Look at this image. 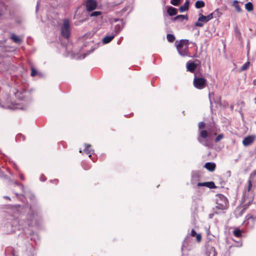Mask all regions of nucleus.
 Segmentation results:
<instances>
[{
  "label": "nucleus",
  "mask_w": 256,
  "mask_h": 256,
  "mask_svg": "<svg viewBox=\"0 0 256 256\" xmlns=\"http://www.w3.org/2000/svg\"><path fill=\"white\" fill-rule=\"evenodd\" d=\"M205 126V124L203 122H200L198 124V128L200 129L199 136L198 140L200 143L205 146L208 147L211 144V140H212V136L204 130H202Z\"/></svg>",
  "instance_id": "f257e3e1"
},
{
  "label": "nucleus",
  "mask_w": 256,
  "mask_h": 256,
  "mask_svg": "<svg viewBox=\"0 0 256 256\" xmlns=\"http://www.w3.org/2000/svg\"><path fill=\"white\" fill-rule=\"evenodd\" d=\"M228 202L226 198L222 194H219L216 198V206L214 208V212L216 214L221 213V211L227 209Z\"/></svg>",
  "instance_id": "f03ea898"
},
{
  "label": "nucleus",
  "mask_w": 256,
  "mask_h": 256,
  "mask_svg": "<svg viewBox=\"0 0 256 256\" xmlns=\"http://www.w3.org/2000/svg\"><path fill=\"white\" fill-rule=\"evenodd\" d=\"M252 184L250 180L248 182V184L243 192V198L244 202H250L252 200Z\"/></svg>",
  "instance_id": "7ed1b4c3"
},
{
  "label": "nucleus",
  "mask_w": 256,
  "mask_h": 256,
  "mask_svg": "<svg viewBox=\"0 0 256 256\" xmlns=\"http://www.w3.org/2000/svg\"><path fill=\"white\" fill-rule=\"evenodd\" d=\"M188 45V40H182L176 46L179 54L183 56H187V49Z\"/></svg>",
  "instance_id": "20e7f679"
},
{
  "label": "nucleus",
  "mask_w": 256,
  "mask_h": 256,
  "mask_svg": "<svg viewBox=\"0 0 256 256\" xmlns=\"http://www.w3.org/2000/svg\"><path fill=\"white\" fill-rule=\"evenodd\" d=\"M70 22L69 20L65 19L63 21L62 25L61 27V34L62 35L68 38L70 34Z\"/></svg>",
  "instance_id": "39448f33"
},
{
  "label": "nucleus",
  "mask_w": 256,
  "mask_h": 256,
  "mask_svg": "<svg viewBox=\"0 0 256 256\" xmlns=\"http://www.w3.org/2000/svg\"><path fill=\"white\" fill-rule=\"evenodd\" d=\"M206 80L202 78L194 76L193 84L194 86L199 90L204 88L206 86Z\"/></svg>",
  "instance_id": "423d86ee"
},
{
  "label": "nucleus",
  "mask_w": 256,
  "mask_h": 256,
  "mask_svg": "<svg viewBox=\"0 0 256 256\" xmlns=\"http://www.w3.org/2000/svg\"><path fill=\"white\" fill-rule=\"evenodd\" d=\"M218 10H215L208 16H204L201 14H199V21H202L204 22H207L214 18H216L218 16Z\"/></svg>",
  "instance_id": "0eeeda50"
},
{
  "label": "nucleus",
  "mask_w": 256,
  "mask_h": 256,
  "mask_svg": "<svg viewBox=\"0 0 256 256\" xmlns=\"http://www.w3.org/2000/svg\"><path fill=\"white\" fill-rule=\"evenodd\" d=\"M114 22L117 24L114 26L113 32L116 35L118 34L124 28L125 22L122 20L118 18L114 19Z\"/></svg>",
  "instance_id": "6e6552de"
},
{
  "label": "nucleus",
  "mask_w": 256,
  "mask_h": 256,
  "mask_svg": "<svg viewBox=\"0 0 256 256\" xmlns=\"http://www.w3.org/2000/svg\"><path fill=\"white\" fill-rule=\"evenodd\" d=\"M14 94L16 97L20 100H24L30 95V93L24 90H17Z\"/></svg>",
  "instance_id": "1a4fd4ad"
},
{
  "label": "nucleus",
  "mask_w": 256,
  "mask_h": 256,
  "mask_svg": "<svg viewBox=\"0 0 256 256\" xmlns=\"http://www.w3.org/2000/svg\"><path fill=\"white\" fill-rule=\"evenodd\" d=\"M256 139V136L254 135H250L244 138L242 140V144L245 146H250L254 142Z\"/></svg>",
  "instance_id": "9d476101"
},
{
  "label": "nucleus",
  "mask_w": 256,
  "mask_h": 256,
  "mask_svg": "<svg viewBox=\"0 0 256 256\" xmlns=\"http://www.w3.org/2000/svg\"><path fill=\"white\" fill-rule=\"evenodd\" d=\"M97 3L95 0H88L86 2V8L88 11L90 12L96 8Z\"/></svg>",
  "instance_id": "9b49d317"
},
{
  "label": "nucleus",
  "mask_w": 256,
  "mask_h": 256,
  "mask_svg": "<svg viewBox=\"0 0 256 256\" xmlns=\"http://www.w3.org/2000/svg\"><path fill=\"white\" fill-rule=\"evenodd\" d=\"M37 217V214L36 215L32 212H31L30 214L28 216L26 219L28 220V226H32L34 224H36L35 220Z\"/></svg>",
  "instance_id": "f8f14e48"
},
{
  "label": "nucleus",
  "mask_w": 256,
  "mask_h": 256,
  "mask_svg": "<svg viewBox=\"0 0 256 256\" xmlns=\"http://www.w3.org/2000/svg\"><path fill=\"white\" fill-rule=\"evenodd\" d=\"M198 64L194 63V62H188L186 63V69L188 71L191 72H194L197 68Z\"/></svg>",
  "instance_id": "ddd939ff"
},
{
  "label": "nucleus",
  "mask_w": 256,
  "mask_h": 256,
  "mask_svg": "<svg viewBox=\"0 0 256 256\" xmlns=\"http://www.w3.org/2000/svg\"><path fill=\"white\" fill-rule=\"evenodd\" d=\"M85 148L83 150L84 152L87 154H88V156H91L92 154L94 153V150H92L90 147L91 145L90 144H84Z\"/></svg>",
  "instance_id": "4468645a"
},
{
  "label": "nucleus",
  "mask_w": 256,
  "mask_h": 256,
  "mask_svg": "<svg viewBox=\"0 0 256 256\" xmlns=\"http://www.w3.org/2000/svg\"><path fill=\"white\" fill-rule=\"evenodd\" d=\"M204 167L209 171L213 172L216 168V164L214 162H206L204 164Z\"/></svg>",
  "instance_id": "2eb2a0df"
},
{
  "label": "nucleus",
  "mask_w": 256,
  "mask_h": 256,
  "mask_svg": "<svg viewBox=\"0 0 256 256\" xmlns=\"http://www.w3.org/2000/svg\"><path fill=\"white\" fill-rule=\"evenodd\" d=\"M116 36L115 34L112 32L110 36H106L102 40L103 43L108 44Z\"/></svg>",
  "instance_id": "dca6fc26"
},
{
  "label": "nucleus",
  "mask_w": 256,
  "mask_h": 256,
  "mask_svg": "<svg viewBox=\"0 0 256 256\" xmlns=\"http://www.w3.org/2000/svg\"><path fill=\"white\" fill-rule=\"evenodd\" d=\"M167 12L170 16H175L177 14V10L176 8L172 6H169L168 8Z\"/></svg>",
  "instance_id": "f3484780"
},
{
  "label": "nucleus",
  "mask_w": 256,
  "mask_h": 256,
  "mask_svg": "<svg viewBox=\"0 0 256 256\" xmlns=\"http://www.w3.org/2000/svg\"><path fill=\"white\" fill-rule=\"evenodd\" d=\"M207 256H216V253L214 247H210L206 252Z\"/></svg>",
  "instance_id": "a211bd4d"
},
{
  "label": "nucleus",
  "mask_w": 256,
  "mask_h": 256,
  "mask_svg": "<svg viewBox=\"0 0 256 256\" xmlns=\"http://www.w3.org/2000/svg\"><path fill=\"white\" fill-rule=\"evenodd\" d=\"M11 39L16 44H20L22 42V38L14 34H12Z\"/></svg>",
  "instance_id": "6ab92c4d"
},
{
  "label": "nucleus",
  "mask_w": 256,
  "mask_h": 256,
  "mask_svg": "<svg viewBox=\"0 0 256 256\" xmlns=\"http://www.w3.org/2000/svg\"><path fill=\"white\" fill-rule=\"evenodd\" d=\"M232 6L235 8L236 10L238 12H240L242 10L240 7V6L238 4V0H234L232 4Z\"/></svg>",
  "instance_id": "aec40b11"
},
{
  "label": "nucleus",
  "mask_w": 256,
  "mask_h": 256,
  "mask_svg": "<svg viewBox=\"0 0 256 256\" xmlns=\"http://www.w3.org/2000/svg\"><path fill=\"white\" fill-rule=\"evenodd\" d=\"M205 3L202 0H198L195 4V6L196 8H200L204 7Z\"/></svg>",
  "instance_id": "412c9836"
},
{
  "label": "nucleus",
  "mask_w": 256,
  "mask_h": 256,
  "mask_svg": "<svg viewBox=\"0 0 256 256\" xmlns=\"http://www.w3.org/2000/svg\"><path fill=\"white\" fill-rule=\"evenodd\" d=\"M184 19L187 20L188 19V17L186 16H185L184 15H182V14L178 15V16H175L173 18V20H183Z\"/></svg>",
  "instance_id": "4be33fe9"
},
{
  "label": "nucleus",
  "mask_w": 256,
  "mask_h": 256,
  "mask_svg": "<svg viewBox=\"0 0 256 256\" xmlns=\"http://www.w3.org/2000/svg\"><path fill=\"white\" fill-rule=\"evenodd\" d=\"M245 8L248 12L252 11L253 10V6L252 3L250 2L246 3L245 4Z\"/></svg>",
  "instance_id": "5701e85b"
},
{
  "label": "nucleus",
  "mask_w": 256,
  "mask_h": 256,
  "mask_svg": "<svg viewBox=\"0 0 256 256\" xmlns=\"http://www.w3.org/2000/svg\"><path fill=\"white\" fill-rule=\"evenodd\" d=\"M234 234L236 237H240L242 234V231L240 229H236L233 232Z\"/></svg>",
  "instance_id": "b1692460"
},
{
  "label": "nucleus",
  "mask_w": 256,
  "mask_h": 256,
  "mask_svg": "<svg viewBox=\"0 0 256 256\" xmlns=\"http://www.w3.org/2000/svg\"><path fill=\"white\" fill-rule=\"evenodd\" d=\"M167 40L170 42H173L175 40V37L173 34H168L166 36Z\"/></svg>",
  "instance_id": "393cba45"
},
{
  "label": "nucleus",
  "mask_w": 256,
  "mask_h": 256,
  "mask_svg": "<svg viewBox=\"0 0 256 256\" xmlns=\"http://www.w3.org/2000/svg\"><path fill=\"white\" fill-rule=\"evenodd\" d=\"M250 62H246L244 64L242 65V66L241 68V70H246V69L248 68L250 66Z\"/></svg>",
  "instance_id": "a878e982"
},
{
  "label": "nucleus",
  "mask_w": 256,
  "mask_h": 256,
  "mask_svg": "<svg viewBox=\"0 0 256 256\" xmlns=\"http://www.w3.org/2000/svg\"><path fill=\"white\" fill-rule=\"evenodd\" d=\"M224 137V136L223 134H218L216 138H215V142H220V140H222Z\"/></svg>",
  "instance_id": "bb28decb"
},
{
  "label": "nucleus",
  "mask_w": 256,
  "mask_h": 256,
  "mask_svg": "<svg viewBox=\"0 0 256 256\" xmlns=\"http://www.w3.org/2000/svg\"><path fill=\"white\" fill-rule=\"evenodd\" d=\"M180 2V0H171L170 4L174 6H178Z\"/></svg>",
  "instance_id": "cd10ccee"
},
{
  "label": "nucleus",
  "mask_w": 256,
  "mask_h": 256,
  "mask_svg": "<svg viewBox=\"0 0 256 256\" xmlns=\"http://www.w3.org/2000/svg\"><path fill=\"white\" fill-rule=\"evenodd\" d=\"M188 7H186L184 4L180 6L179 8V10H180V12H183L185 11H186L187 10H188Z\"/></svg>",
  "instance_id": "c85d7f7f"
},
{
  "label": "nucleus",
  "mask_w": 256,
  "mask_h": 256,
  "mask_svg": "<svg viewBox=\"0 0 256 256\" xmlns=\"http://www.w3.org/2000/svg\"><path fill=\"white\" fill-rule=\"evenodd\" d=\"M204 22L202 21H199V18H198V21L195 23V26L199 27H202L204 26Z\"/></svg>",
  "instance_id": "c756f323"
},
{
  "label": "nucleus",
  "mask_w": 256,
  "mask_h": 256,
  "mask_svg": "<svg viewBox=\"0 0 256 256\" xmlns=\"http://www.w3.org/2000/svg\"><path fill=\"white\" fill-rule=\"evenodd\" d=\"M31 76H34L38 74L37 71L33 68H31Z\"/></svg>",
  "instance_id": "7c9ffc66"
},
{
  "label": "nucleus",
  "mask_w": 256,
  "mask_h": 256,
  "mask_svg": "<svg viewBox=\"0 0 256 256\" xmlns=\"http://www.w3.org/2000/svg\"><path fill=\"white\" fill-rule=\"evenodd\" d=\"M101 14L100 12H92L90 15V16H96Z\"/></svg>",
  "instance_id": "2f4dec72"
},
{
  "label": "nucleus",
  "mask_w": 256,
  "mask_h": 256,
  "mask_svg": "<svg viewBox=\"0 0 256 256\" xmlns=\"http://www.w3.org/2000/svg\"><path fill=\"white\" fill-rule=\"evenodd\" d=\"M214 186H214V182H208V185H207L208 188H214Z\"/></svg>",
  "instance_id": "473e14b6"
},
{
  "label": "nucleus",
  "mask_w": 256,
  "mask_h": 256,
  "mask_svg": "<svg viewBox=\"0 0 256 256\" xmlns=\"http://www.w3.org/2000/svg\"><path fill=\"white\" fill-rule=\"evenodd\" d=\"M208 182H198V186H206L207 187Z\"/></svg>",
  "instance_id": "72a5a7b5"
},
{
  "label": "nucleus",
  "mask_w": 256,
  "mask_h": 256,
  "mask_svg": "<svg viewBox=\"0 0 256 256\" xmlns=\"http://www.w3.org/2000/svg\"><path fill=\"white\" fill-rule=\"evenodd\" d=\"M196 239L198 242H200L202 240V236L200 234H196Z\"/></svg>",
  "instance_id": "f704fd0d"
},
{
  "label": "nucleus",
  "mask_w": 256,
  "mask_h": 256,
  "mask_svg": "<svg viewBox=\"0 0 256 256\" xmlns=\"http://www.w3.org/2000/svg\"><path fill=\"white\" fill-rule=\"evenodd\" d=\"M196 231L194 230H191V232H190V235L192 236H195L196 234Z\"/></svg>",
  "instance_id": "c9c22d12"
},
{
  "label": "nucleus",
  "mask_w": 256,
  "mask_h": 256,
  "mask_svg": "<svg viewBox=\"0 0 256 256\" xmlns=\"http://www.w3.org/2000/svg\"><path fill=\"white\" fill-rule=\"evenodd\" d=\"M184 5L186 6V7H188V6H189V0H186V2H184Z\"/></svg>",
  "instance_id": "e433bc0d"
},
{
  "label": "nucleus",
  "mask_w": 256,
  "mask_h": 256,
  "mask_svg": "<svg viewBox=\"0 0 256 256\" xmlns=\"http://www.w3.org/2000/svg\"><path fill=\"white\" fill-rule=\"evenodd\" d=\"M214 214H210L209 215V217H210V218H212V217H213Z\"/></svg>",
  "instance_id": "4c0bfd02"
},
{
  "label": "nucleus",
  "mask_w": 256,
  "mask_h": 256,
  "mask_svg": "<svg viewBox=\"0 0 256 256\" xmlns=\"http://www.w3.org/2000/svg\"><path fill=\"white\" fill-rule=\"evenodd\" d=\"M20 178L22 180H24V177L22 174L20 175Z\"/></svg>",
  "instance_id": "58836bf2"
},
{
  "label": "nucleus",
  "mask_w": 256,
  "mask_h": 256,
  "mask_svg": "<svg viewBox=\"0 0 256 256\" xmlns=\"http://www.w3.org/2000/svg\"><path fill=\"white\" fill-rule=\"evenodd\" d=\"M40 180L44 182V181L46 180V178H44V179H42V177H40Z\"/></svg>",
  "instance_id": "ea45409f"
},
{
  "label": "nucleus",
  "mask_w": 256,
  "mask_h": 256,
  "mask_svg": "<svg viewBox=\"0 0 256 256\" xmlns=\"http://www.w3.org/2000/svg\"><path fill=\"white\" fill-rule=\"evenodd\" d=\"M24 100L29 102V101H30L31 100L30 98H28L25 100Z\"/></svg>",
  "instance_id": "a19ab883"
},
{
  "label": "nucleus",
  "mask_w": 256,
  "mask_h": 256,
  "mask_svg": "<svg viewBox=\"0 0 256 256\" xmlns=\"http://www.w3.org/2000/svg\"><path fill=\"white\" fill-rule=\"evenodd\" d=\"M4 198H6V199H10V198L8 196H4Z\"/></svg>",
  "instance_id": "79ce46f5"
},
{
  "label": "nucleus",
  "mask_w": 256,
  "mask_h": 256,
  "mask_svg": "<svg viewBox=\"0 0 256 256\" xmlns=\"http://www.w3.org/2000/svg\"><path fill=\"white\" fill-rule=\"evenodd\" d=\"M38 4L36 6V10H38Z\"/></svg>",
  "instance_id": "37998d69"
},
{
  "label": "nucleus",
  "mask_w": 256,
  "mask_h": 256,
  "mask_svg": "<svg viewBox=\"0 0 256 256\" xmlns=\"http://www.w3.org/2000/svg\"><path fill=\"white\" fill-rule=\"evenodd\" d=\"M80 152H82V151L81 150H80Z\"/></svg>",
  "instance_id": "c03bdc74"
},
{
  "label": "nucleus",
  "mask_w": 256,
  "mask_h": 256,
  "mask_svg": "<svg viewBox=\"0 0 256 256\" xmlns=\"http://www.w3.org/2000/svg\"><path fill=\"white\" fill-rule=\"evenodd\" d=\"M12 256H16L14 254H12Z\"/></svg>",
  "instance_id": "a18cd8bd"
},
{
  "label": "nucleus",
  "mask_w": 256,
  "mask_h": 256,
  "mask_svg": "<svg viewBox=\"0 0 256 256\" xmlns=\"http://www.w3.org/2000/svg\"><path fill=\"white\" fill-rule=\"evenodd\" d=\"M255 99H256V98H255Z\"/></svg>",
  "instance_id": "49530a36"
}]
</instances>
